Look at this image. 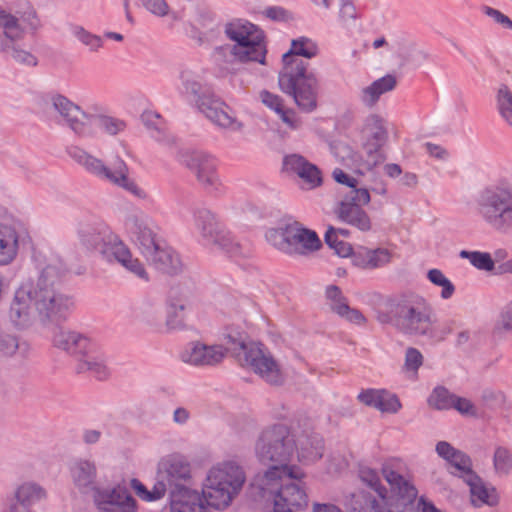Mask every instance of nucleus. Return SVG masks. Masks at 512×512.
<instances>
[{
  "mask_svg": "<svg viewBox=\"0 0 512 512\" xmlns=\"http://www.w3.org/2000/svg\"><path fill=\"white\" fill-rule=\"evenodd\" d=\"M460 257L468 259L470 263L479 270H496L494 260L488 252L462 250L460 252Z\"/></svg>",
  "mask_w": 512,
  "mask_h": 512,
  "instance_id": "obj_40",
  "label": "nucleus"
},
{
  "mask_svg": "<svg viewBox=\"0 0 512 512\" xmlns=\"http://www.w3.org/2000/svg\"><path fill=\"white\" fill-rule=\"evenodd\" d=\"M179 80V94L191 98L198 110L212 123L231 131L242 130L243 123L230 112L229 107L223 101L202 83L201 76L198 73L184 69L179 74Z\"/></svg>",
  "mask_w": 512,
  "mask_h": 512,
  "instance_id": "obj_6",
  "label": "nucleus"
},
{
  "mask_svg": "<svg viewBox=\"0 0 512 512\" xmlns=\"http://www.w3.org/2000/svg\"><path fill=\"white\" fill-rule=\"evenodd\" d=\"M19 236L15 228L0 225V266L13 262L18 253Z\"/></svg>",
  "mask_w": 512,
  "mask_h": 512,
  "instance_id": "obj_32",
  "label": "nucleus"
},
{
  "mask_svg": "<svg viewBox=\"0 0 512 512\" xmlns=\"http://www.w3.org/2000/svg\"><path fill=\"white\" fill-rule=\"evenodd\" d=\"M455 394L444 386H436L427 399L428 405L436 410H450L453 406Z\"/></svg>",
  "mask_w": 512,
  "mask_h": 512,
  "instance_id": "obj_38",
  "label": "nucleus"
},
{
  "mask_svg": "<svg viewBox=\"0 0 512 512\" xmlns=\"http://www.w3.org/2000/svg\"><path fill=\"white\" fill-rule=\"evenodd\" d=\"M362 146L366 154L365 165L371 170L386 159L382 148L388 140L385 121L377 114L368 115L361 129Z\"/></svg>",
  "mask_w": 512,
  "mask_h": 512,
  "instance_id": "obj_16",
  "label": "nucleus"
},
{
  "mask_svg": "<svg viewBox=\"0 0 512 512\" xmlns=\"http://www.w3.org/2000/svg\"><path fill=\"white\" fill-rule=\"evenodd\" d=\"M423 364V355L421 352L413 347H409L405 353L404 369L407 372L417 374L418 369Z\"/></svg>",
  "mask_w": 512,
  "mask_h": 512,
  "instance_id": "obj_54",
  "label": "nucleus"
},
{
  "mask_svg": "<svg viewBox=\"0 0 512 512\" xmlns=\"http://www.w3.org/2000/svg\"><path fill=\"white\" fill-rule=\"evenodd\" d=\"M142 120L145 123V125L152 130L151 136L157 141H162L163 132L156 122L160 120V116L158 114H154L151 112L144 113L142 115Z\"/></svg>",
  "mask_w": 512,
  "mask_h": 512,
  "instance_id": "obj_59",
  "label": "nucleus"
},
{
  "mask_svg": "<svg viewBox=\"0 0 512 512\" xmlns=\"http://www.w3.org/2000/svg\"><path fill=\"white\" fill-rule=\"evenodd\" d=\"M260 99L262 103L273 110L284 124L290 129H298L301 126V120L297 117L296 112L291 108H286L283 99L276 94L267 90L260 92Z\"/></svg>",
  "mask_w": 512,
  "mask_h": 512,
  "instance_id": "obj_30",
  "label": "nucleus"
},
{
  "mask_svg": "<svg viewBox=\"0 0 512 512\" xmlns=\"http://www.w3.org/2000/svg\"><path fill=\"white\" fill-rule=\"evenodd\" d=\"M94 502L101 512H134L136 501L127 487L96 488Z\"/></svg>",
  "mask_w": 512,
  "mask_h": 512,
  "instance_id": "obj_22",
  "label": "nucleus"
},
{
  "mask_svg": "<svg viewBox=\"0 0 512 512\" xmlns=\"http://www.w3.org/2000/svg\"><path fill=\"white\" fill-rule=\"evenodd\" d=\"M0 33V53L7 57L15 42L23 37L24 28L19 23V19L15 17V25L11 28H2Z\"/></svg>",
  "mask_w": 512,
  "mask_h": 512,
  "instance_id": "obj_39",
  "label": "nucleus"
},
{
  "mask_svg": "<svg viewBox=\"0 0 512 512\" xmlns=\"http://www.w3.org/2000/svg\"><path fill=\"white\" fill-rule=\"evenodd\" d=\"M225 340L227 347L224 350L231 351L243 367L252 369L271 385L284 382L278 362L265 345L258 342L246 343L241 334H227Z\"/></svg>",
  "mask_w": 512,
  "mask_h": 512,
  "instance_id": "obj_10",
  "label": "nucleus"
},
{
  "mask_svg": "<svg viewBox=\"0 0 512 512\" xmlns=\"http://www.w3.org/2000/svg\"><path fill=\"white\" fill-rule=\"evenodd\" d=\"M436 452L440 457L444 458L448 462L453 458L454 454H456L458 450L455 449L450 443L446 441H440L436 445Z\"/></svg>",
  "mask_w": 512,
  "mask_h": 512,
  "instance_id": "obj_64",
  "label": "nucleus"
},
{
  "mask_svg": "<svg viewBox=\"0 0 512 512\" xmlns=\"http://www.w3.org/2000/svg\"><path fill=\"white\" fill-rule=\"evenodd\" d=\"M494 466L497 470L507 471L512 467V455L503 447H498L494 453Z\"/></svg>",
  "mask_w": 512,
  "mask_h": 512,
  "instance_id": "obj_57",
  "label": "nucleus"
},
{
  "mask_svg": "<svg viewBox=\"0 0 512 512\" xmlns=\"http://www.w3.org/2000/svg\"><path fill=\"white\" fill-rule=\"evenodd\" d=\"M69 156L78 164L83 166L87 172L101 180L108 181L130 192L137 198H145L146 193L133 180L128 177V167L126 163L118 156L106 165L101 159H98L79 147H70Z\"/></svg>",
  "mask_w": 512,
  "mask_h": 512,
  "instance_id": "obj_11",
  "label": "nucleus"
},
{
  "mask_svg": "<svg viewBox=\"0 0 512 512\" xmlns=\"http://www.w3.org/2000/svg\"><path fill=\"white\" fill-rule=\"evenodd\" d=\"M188 293L180 287L171 288L167 300L166 326L169 330H180L185 327V311L189 307Z\"/></svg>",
  "mask_w": 512,
  "mask_h": 512,
  "instance_id": "obj_26",
  "label": "nucleus"
},
{
  "mask_svg": "<svg viewBox=\"0 0 512 512\" xmlns=\"http://www.w3.org/2000/svg\"><path fill=\"white\" fill-rule=\"evenodd\" d=\"M7 57L12 58L19 64L27 66H36L38 63L37 58L29 51L20 48L17 42L14 43Z\"/></svg>",
  "mask_w": 512,
  "mask_h": 512,
  "instance_id": "obj_52",
  "label": "nucleus"
},
{
  "mask_svg": "<svg viewBox=\"0 0 512 512\" xmlns=\"http://www.w3.org/2000/svg\"><path fill=\"white\" fill-rule=\"evenodd\" d=\"M483 12L503 28L512 30V20L501 11L489 6H484Z\"/></svg>",
  "mask_w": 512,
  "mask_h": 512,
  "instance_id": "obj_60",
  "label": "nucleus"
},
{
  "mask_svg": "<svg viewBox=\"0 0 512 512\" xmlns=\"http://www.w3.org/2000/svg\"><path fill=\"white\" fill-rule=\"evenodd\" d=\"M428 279L435 285L441 286V297L443 299H449L454 291L455 287L452 282L445 277V275L438 269H431L428 272Z\"/></svg>",
  "mask_w": 512,
  "mask_h": 512,
  "instance_id": "obj_48",
  "label": "nucleus"
},
{
  "mask_svg": "<svg viewBox=\"0 0 512 512\" xmlns=\"http://www.w3.org/2000/svg\"><path fill=\"white\" fill-rule=\"evenodd\" d=\"M333 178L337 183L346 185L350 190L359 189L357 187L358 181L354 177H351L345 173L342 169L336 168L333 173Z\"/></svg>",
  "mask_w": 512,
  "mask_h": 512,
  "instance_id": "obj_62",
  "label": "nucleus"
},
{
  "mask_svg": "<svg viewBox=\"0 0 512 512\" xmlns=\"http://www.w3.org/2000/svg\"><path fill=\"white\" fill-rule=\"evenodd\" d=\"M226 36L235 41L240 62H258L265 64L266 48L263 32L247 21H233L225 25Z\"/></svg>",
  "mask_w": 512,
  "mask_h": 512,
  "instance_id": "obj_13",
  "label": "nucleus"
},
{
  "mask_svg": "<svg viewBox=\"0 0 512 512\" xmlns=\"http://www.w3.org/2000/svg\"><path fill=\"white\" fill-rule=\"evenodd\" d=\"M266 238L280 251L289 255H306L321 247L315 231L298 225L288 226L284 231L270 230Z\"/></svg>",
  "mask_w": 512,
  "mask_h": 512,
  "instance_id": "obj_15",
  "label": "nucleus"
},
{
  "mask_svg": "<svg viewBox=\"0 0 512 512\" xmlns=\"http://www.w3.org/2000/svg\"><path fill=\"white\" fill-rule=\"evenodd\" d=\"M194 225L201 241L206 246H217L231 257L241 254V245L218 221L216 215L206 208L194 212Z\"/></svg>",
  "mask_w": 512,
  "mask_h": 512,
  "instance_id": "obj_14",
  "label": "nucleus"
},
{
  "mask_svg": "<svg viewBox=\"0 0 512 512\" xmlns=\"http://www.w3.org/2000/svg\"><path fill=\"white\" fill-rule=\"evenodd\" d=\"M325 243L334 250L335 254L340 257H348L352 253V246L343 240H340L336 228L330 226L325 235Z\"/></svg>",
  "mask_w": 512,
  "mask_h": 512,
  "instance_id": "obj_44",
  "label": "nucleus"
},
{
  "mask_svg": "<svg viewBox=\"0 0 512 512\" xmlns=\"http://www.w3.org/2000/svg\"><path fill=\"white\" fill-rule=\"evenodd\" d=\"M360 479L373 489L382 499L386 498L387 490L380 483V477L376 470L369 467H361L359 470Z\"/></svg>",
  "mask_w": 512,
  "mask_h": 512,
  "instance_id": "obj_46",
  "label": "nucleus"
},
{
  "mask_svg": "<svg viewBox=\"0 0 512 512\" xmlns=\"http://www.w3.org/2000/svg\"><path fill=\"white\" fill-rule=\"evenodd\" d=\"M376 319L404 335L426 336L432 331L434 312L427 300L414 292L381 298L375 307Z\"/></svg>",
  "mask_w": 512,
  "mask_h": 512,
  "instance_id": "obj_4",
  "label": "nucleus"
},
{
  "mask_svg": "<svg viewBox=\"0 0 512 512\" xmlns=\"http://www.w3.org/2000/svg\"><path fill=\"white\" fill-rule=\"evenodd\" d=\"M97 468L94 462L79 459L71 466V476L75 486L81 492L95 491Z\"/></svg>",
  "mask_w": 512,
  "mask_h": 512,
  "instance_id": "obj_29",
  "label": "nucleus"
},
{
  "mask_svg": "<svg viewBox=\"0 0 512 512\" xmlns=\"http://www.w3.org/2000/svg\"><path fill=\"white\" fill-rule=\"evenodd\" d=\"M263 16L275 22H287L292 19L291 13L281 6H269L262 11Z\"/></svg>",
  "mask_w": 512,
  "mask_h": 512,
  "instance_id": "obj_56",
  "label": "nucleus"
},
{
  "mask_svg": "<svg viewBox=\"0 0 512 512\" xmlns=\"http://www.w3.org/2000/svg\"><path fill=\"white\" fill-rule=\"evenodd\" d=\"M157 270L174 275L182 270V263L178 254L163 241L159 249L152 251L151 256L145 257Z\"/></svg>",
  "mask_w": 512,
  "mask_h": 512,
  "instance_id": "obj_28",
  "label": "nucleus"
},
{
  "mask_svg": "<svg viewBox=\"0 0 512 512\" xmlns=\"http://www.w3.org/2000/svg\"><path fill=\"white\" fill-rule=\"evenodd\" d=\"M283 170L297 178V184L303 191L317 189L323 184L321 170L300 154L286 155L283 159Z\"/></svg>",
  "mask_w": 512,
  "mask_h": 512,
  "instance_id": "obj_21",
  "label": "nucleus"
},
{
  "mask_svg": "<svg viewBox=\"0 0 512 512\" xmlns=\"http://www.w3.org/2000/svg\"><path fill=\"white\" fill-rule=\"evenodd\" d=\"M89 123L95 124L99 129L111 136L117 135L126 128V123L123 120L108 115L90 114Z\"/></svg>",
  "mask_w": 512,
  "mask_h": 512,
  "instance_id": "obj_36",
  "label": "nucleus"
},
{
  "mask_svg": "<svg viewBox=\"0 0 512 512\" xmlns=\"http://www.w3.org/2000/svg\"><path fill=\"white\" fill-rule=\"evenodd\" d=\"M162 482L166 480L170 487V512H209L202 505V497L181 483L191 477L189 463L179 456H171L161 461L159 467Z\"/></svg>",
  "mask_w": 512,
  "mask_h": 512,
  "instance_id": "obj_8",
  "label": "nucleus"
},
{
  "mask_svg": "<svg viewBox=\"0 0 512 512\" xmlns=\"http://www.w3.org/2000/svg\"><path fill=\"white\" fill-rule=\"evenodd\" d=\"M142 5L152 14L158 17L170 15L174 21L184 19L183 11H170L169 6L165 0H140Z\"/></svg>",
  "mask_w": 512,
  "mask_h": 512,
  "instance_id": "obj_41",
  "label": "nucleus"
},
{
  "mask_svg": "<svg viewBox=\"0 0 512 512\" xmlns=\"http://www.w3.org/2000/svg\"><path fill=\"white\" fill-rule=\"evenodd\" d=\"M214 61L221 67L231 64L238 59V50L233 45L218 46L213 52Z\"/></svg>",
  "mask_w": 512,
  "mask_h": 512,
  "instance_id": "obj_49",
  "label": "nucleus"
},
{
  "mask_svg": "<svg viewBox=\"0 0 512 512\" xmlns=\"http://www.w3.org/2000/svg\"><path fill=\"white\" fill-rule=\"evenodd\" d=\"M390 261V253L386 249L369 250L365 256V266L369 268L380 267Z\"/></svg>",
  "mask_w": 512,
  "mask_h": 512,
  "instance_id": "obj_51",
  "label": "nucleus"
},
{
  "mask_svg": "<svg viewBox=\"0 0 512 512\" xmlns=\"http://www.w3.org/2000/svg\"><path fill=\"white\" fill-rule=\"evenodd\" d=\"M496 328L500 331L512 333V300L503 308Z\"/></svg>",
  "mask_w": 512,
  "mask_h": 512,
  "instance_id": "obj_58",
  "label": "nucleus"
},
{
  "mask_svg": "<svg viewBox=\"0 0 512 512\" xmlns=\"http://www.w3.org/2000/svg\"><path fill=\"white\" fill-rule=\"evenodd\" d=\"M200 25L202 28H207L205 32H200V41L211 40L216 38L221 33V27L219 24H214L213 17L210 14L201 15Z\"/></svg>",
  "mask_w": 512,
  "mask_h": 512,
  "instance_id": "obj_53",
  "label": "nucleus"
},
{
  "mask_svg": "<svg viewBox=\"0 0 512 512\" xmlns=\"http://www.w3.org/2000/svg\"><path fill=\"white\" fill-rule=\"evenodd\" d=\"M303 476L299 468L285 472L267 489H260L264 496L273 498V512H299L308 504L307 494L298 482Z\"/></svg>",
  "mask_w": 512,
  "mask_h": 512,
  "instance_id": "obj_12",
  "label": "nucleus"
},
{
  "mask_svg": "<svg viewBox=\"0 0 512 512\" xmlns=\"http://www.w3.org/2000/svg\"><path fill=\"white\" fill-rule=\"evenodd\" d=\"M496 99L500 115L512 126V92L507 85L499 87Z\"/></svg>",
  "mask_w": 512,
  "mask_h": 512,
  "instance_id": "obj_42",
  "label": "nucleus"
},
{
  "mask_svg": "<svg viewBox=\"0 0 512 512\" xmlns=\"http://www.w3.org/2000/svg\"><path fill=\"white\" fill-rule=\"evenodd\" d=\"M318 51L317 44L308 37L293 39L289 51L282 56L283 68L278 76L281 91L292 96L299 109L307 113L317 107L319 82L315 73L308 69V63L300 57L311 59Z\"/></svg>",
  "mask_w": 512,
  "mask_h": 512,
  "instance_id": "obj_2",
  "label": "nucleus"
},
{
  "mask_svg": "<svg viewBox=\"0 0 512 512\" xmlns=\"http://www.w3.org/2000/svg\"><path fill=\"white\" fill-rule=\"evenodd\" d=\"M297 443L294 435L285 425H274L265 429L259 436L256 445V457L269 468L256 478L260 489H267L281 478L285 472L296 469V466H289V462L296 453Z\"/></svg>",
  "mask_w": 512,
  "mask_h": 512,
  "instance_id": "obj_5",
  "label": "nucleus"
},
{
  "mask_svg": "<svg viewBox=\"0 0 512 512\" xmlns=\"http://www.w3.org/2000/svg\"><path fill=\"white\" fill-rule=\"evenodd\" d=\"M396 83V78L390 74L375 80L371 85L361 90L360 99L362 103L367 107L374 106L382 94L395 88Z\"/></svg>",
  "mask_w": 512,
  "mask_h": 512,
  "instance_id": "obj_35",
  "label": "nucleus"
},
{
  "mask_svg": "<svg viewBox=\"0 0 512 512\" xmlns=\"http://www.w3.org/2000/svg\"><path fill=\"white\" fill-rule=\"evenodd\" d=\"M72 33L77 40L87 46L92 52L98 51L103 46V41L100 36L90 33L82 26H74Z\"/></svg>",
  "mask_w": 512,
  "mask_h": 512,
  "instance_id": "obj_47",
  "label": "nucleus"
},
{
  "mask_svg": "<svg viewBox=\"0 0 512 512\" xmlns=\"http://www.w3.org/2000/svg\"><path fill=\"white\" fill-rule=\"evenodd\" d=\"M76 234L80 245L86 250L98 251L105 261L118 263L140 279L148 280L142 263L133 257L129 248L100 217L87 214L78 218Z\"/></svg>",
  "mask_w": 512,
  "mask_h": 512,
  "instance_id": "obj_3",
  "label": "nucleus"
},
{
  "mask_svg": "<svg viewBox=\"0 0 512 512\" xmlns=\"http://www.w3.org/2000/svg\"><path fill=\"white\" fill-rule=\"evenodd\" d=\"M475 213L493 231L506 234L512 231V186L507 181L487 184L478 190L474 199Z\"/></svg>",
  "mask_w": 512,
  "mask_h": 512,
  "instance_id": "obj_7",
  "label": "nucleus"
},
{
  "mask_svg": "<svg viewBox=\"0 0 512 512\" xmlns=\"http://www.w3.org/2000/svg\"><path fill=\"white\" fill-rule=\"evenodd\" d=\"M46 490L38 483L23 482L15 489L5 512H32L31 506L45 499Z\"/></svg>",
  "mask_w": 512,
  "mask_h": 512,
  "instance_id": "obj_25",
  "label": "nucleus"
},
{
  "mask_svg": "<svg viewBox=\"0 0 512 512\" xmlns=\"http://www.w3.org/2000/svg\"><path fill=\"white\" fill-rule=\"evenodd\" d=\"M178 161L185 166L204 187H212L218 181L215 158L202 150H183Z\"/></svg>",
  "mask_w": 512,
  "mask_h": 512,
  "instance_id": "obj_20",
  "label": "nucleus"
},
{
  "mask_svg": "<svg viewBox=\"0 0 512 512\" xmlns=\"http://www.w3.org/2000/svg\"><path fill=\"white\" fill-rule=\"evenodd\" d=\"M370 199L366 188L349 190L337 207L338 218L361 231H369L371 220L362 206L367 205Z\"/></svg>",
  "mask_w": 512,
  "mask_h": 512,
  "instance_id": "obj_17",
  "label": "nucleus"
},
{
  "mask_svg": "<svg viewBox=\"0 0 512 512\" xmlns=\"http://www.w3.org/2000/svg\"><path fill=\"white\" fill-rule=\"evenodd\" d=\"M325 296L330 309L338 316L343 314V310L348 309V300L343 295L341 289L338 286H327L325 290Z\"/></svg>",
  "mask_w": 512,
  "mask_h": 512,
  "instance_id": "obj_43",
  "label": "nucleus"
},
{
  "mask_svg": "<svg viewBox=\"0 0 512 512\" xmlns=\"http://www.w3.org/2000/svg\"><path fill=\"white\" fill-rule=\"evenodd\" d=\"M77 339H80V333L76 331L60 329L54 334L53 343L55 347L67 352L69 349H71L72 342L76 341Z\"/></svg>",
  "mask_w": 512,
  "mask_h": 512,
  "instance_id": "obj_50",
  "label": "nucleus"
},
{
  "mask_svg": "<svg viewBox=\"0 0 512 512\" xmlns=\"http://www.w3.org/2000/svg\"><path fill=\"white\" fill-rule=\"evenodd\" d=\"M246 475L243 468L235 462L227 461L213 466L206 477L202 489V505L223 509L229 506L239 494Z\"/></svg>",
  "mask_w": 512,
  "mask_h": 512,
  "instance_id": "obj_9",
  "label": "nucleus"
},
{
  "mask_svg": "<svg viewBox=\"0 0 512 512\" xmlns=\"http://www.w3.org/2000/svg\"><path fill=\"white\" fill-rule=\"evenodd\" d=\"M470 488L471 503L475 507H481L487 505L490 507L496 506L499 502V495L496 489L483 482L478 476H470V480L467 482Z\"/></svg>",
  "mask_w": 512,
  "mask_h": 512,
  "instance_id": "obj_31",
  "label": "nucleus"
},
{
  "mask_svg": "<svg viewBox=\"0 0 512 512\" xmlns=\"http://www.w3.org/2000/svg\"><path fill=\"white\" fill-rule=\"evenodd\" d=\"M131 485L135 489L137 495L146 501L158 500L164 496L166 491V485L162 481L155 484L152 491H148L146 486L137 479H132Z\"/></svg>",
  "mask_w": 512,
  "mask_h": 512,
  "instance_id": "obj_45",
  "label": "nucleus"
},
{
  "mask_svg": "<svg viewBox=\"0 0 512 512\" xmlns=\"http://www.w3.org/2000/svg\"><path fill=\"white\" fill-rule=\"evenodd\" d=\"M339 316L357 325H363L366 323V318L362 312L358 309L351 308L350 306H348V309L343 310V314H340Z\"/></svg>",
  "mask_w": 512,
  "mask_h": 512,
  "instance_id": "obj_63",
  "label": "nucleus"
},
{
  "mask_svg": "<svg viewBox=\"0 0 512 512\" xmlns=\"http://www.w3.org/2000/svg\"><path fill=\"white\" fill-rule=\"evenodd\" d=\"M451 468V473L455 476L463 478V480L467 483L470 480V476L477 475L472 470L471 459L468 455L458 450L456 454H454L453 458L448 461Z\"/></svg>",
  "mask_w": 512,
  "mask_h": 512,
  "instance_id": "obj_37",
  "label": "nucleus"
},
{
  "mask_svg": "<svg viewBox=\"0 0 512 512\" xmlns=\"http://www.w3.org/2000/svg\"><path fill=\"white\" fill-rule=\"evenodd\" d=\"M125 229L144 257L151 256L152 251L163 245L164 240L157 234L156 226L142 213L127 216Z\"/></svg>",
  "mask_w": 512,
  "mask_h": 512,
  "instance_id": "obj_19",
  "label": "nucleus"
},
{
  "mask_svg": "<svg viewBox=\"0 0 512 512\" xmlns=\"http://www.w3.org/2000/svg\"><path fill=\"white\" fill-rule=\"evenodd\" d=\"M384 478L389 483L391 491L398 497L405 500L407 503H411L417 496L416 488L410 484L401 474L392 470L388 466H384L382 469Z\"/></svg>",
  "mask_w": 512,
  "mask_h": 512,
  "instance_id": "obj_33",
  "label": "nucleus"
},
{
  "mask_svg": "<svg viewBox=\"0 0 512 512\" xmlns=\"http://www.w3.org/2000/svg\"><path fill=\"white\" fill-rule=\"evenodd\" d=\"M323 439L317 435H304L298 439L296 448L299 461L314 462L323 456Z\"/></svg>",
  "mask_w": 512,
  "mask_h": 512,
  "instance_id": "obj_34",
  "label": "nucleus"
},
{
  "mask_svg": "<svg viewBox=\"0 0 512 512\" xmlns=\"http://www.w3.org/2000/svg\"><path fill=\"white\" fill-rule=\"evenodd\" d=\"M67 267L60 258H52L40 270L35 281L21 283L10 301L7 316L18 330L31 327L36 320L43 325L65 321L75 307L64 286Z\"/></svg>",
  "mask_w": 512,
  "mask_h": 512,
  "instance_id": "obj_1",
  "label": "nucleus"
},
{
  "mask_svg": "<svg viewBox=\"0 0 512 512\" xmlns=\"http://www.w3.org/2000/svg\"><path fill=\"white\" fill-rule=\"evenodd\" d=\"M67 353L79 358L76 366L78 373L90 372L99 380H104L109 375L104 356L86 336L80 334V339L73 341L71 349Z\"/></svg>",
  "mask_w": 512,
  "mask_h": 512,
  "instance_id": "obj_18",
  "label": "nucleus"
},
{
  "mask_svg": "<svg viewBox=\"0 0 512 512\" xmlns=\"http://www.w3.org/2000/svg\"><path fill=\"white\" fill-rule=\"evenodd\" d=\"M52 106L75 134L81 137L91 134L88 126L90 114L83 111L80 106L63 95L52 97Z\"/></svg>",
  "mask_w": 512,
  "mask_h": 512,
  "instance_id": "obj_23",
  "label": "nucleus"
},
{
  "mask_svg": "<svg viewBox=\"0 0 512 512\" xmlns=\"http://www.w3.org/2000/svg\"><path fill=\"white\" fill-rule=\"evenodd\" d=\"M225 355L226 351L221 345L192 342L181 353V359L194 366H214L219 364Z\"/></svg>",
  "mask_w": 512,
  "mask_h": 512,
  "instance_id": "obj_24",
  "label": "nucleus"
},
{
  "mask_svg": "<svg viewBox=\"0 0 512 512\" xmlns=\"http://www.w3.org/2000/svg\"><path fill=\"white\" fill-rule=\"evenodd\" d=\"M19 347L18 339L15 335L0 328V354L4 356L12 355Z\"/></svg>",
  "mask_w": 512,
  "mask_h": 512,
  "instance_id": "obj_55",
  "label": "nucleus"
},
{
  "mask_svg": "<svg viewBox=\"0 0 512 512\" xmlns=\"http://www.w3.org/2000/svg\"><path fill=\"white\" fill-rule=\"evenodd\" d=\"M339 16L344 22L358 18L356 7L351 0H341Z\"/></svg>",
  "mask_w": 512,
  "mask_h": 512,
  "instance_id": "obj_61",
  "label": "nucleus"
},
{
  "mask_svg": "<svg viewBox=\"0 0 512 512\" xmlns=\"http://www.w3.org/2000/svg\"><path fill=\"white\" fill-rule=\"evenodd\" d=\"M357 399L366 406L373 407L381 412L396 413L401 408V403L395 394L384 389L362 390Z\"/></svg>",
  "mask_w": 512,
  "mask_h": 512,
  "instance_id": "obj_27",
  "label": "nucleus"
}]
</instances>
